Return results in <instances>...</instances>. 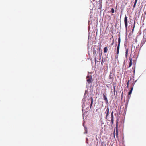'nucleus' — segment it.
Returning a JSON list of instances; mask_svg holds the SVG:
<instances>
[{
	"label": "nucleus",
	"mask_w": 146,
	"mask_h": 146,
	"mask_svg": "<svg viewBox=\"0 0 146 146\" xmlns=\"http://www.w3.org/2000/svg\"><path fill=\"white\" fill-rule=\"evenodd\" d=\"M120 38L119 37L118 38V45L117 48V52L116 53L117 54V56H118V54L119 53V50L120 48Z\"/></svg>",
	"instance_id": "nucleus-1"
},
{
	"label": "nucleus",
	"mask_w": 146,
	"mask_h": 146,
	"mask_svg": "<svg viewBox=\"0 0 146 146\" xmlns=\"http://www.w3.org/2000/svg\"><path fill=\"white\" fill-rule=\"evenodd\" d=\"M86 78H88L87 80V81L88 83L90 84L92 83V77L91 75L90 76H88Z\"/></svg>",
	"instance_id": "nucleus-2"
},
{
	"label": "nucleus",
	"mask_w": 146,
	"mask_h": 146,
	"mask_svg": "<svg viewBox=\"0 0 146 146\" xmlns=\"http://www.w3.org/2000/svg\"><path fill=\"white\" fill-rule=\"evenodd\" d=\"M114 74L113 71H111L110 73V74L109 76V78L110 79L113 81L114 79Z\"/></svg>",
	"instance_id": "nucleus-3"
},
{
	"label": "nucleus",
	"mask_w": 146,
	"mask_h": 146,
	"mask_svg": "<svg viewBox=\"0 0 146 146\" xmlns=\"http://www.w3.org/2000/svg\"><path fill=\"white\" fill-rule=\"evenodd\" d=\"M127 17L125 15L124 18V23L125 26V27L126 29H127V26H128V19H127Z\"/></svg>",
	"instance_id": "nucleus-4"
},
{
	"label": "nucleus",
	"mask_w": 146,
	"mask_h": 146,
	"mask_svg": "<svg viewBox=\"0 0 146 146\" xmlns=\"http://www.w3.org/2000/svg\"><path fill=\"white\" fill-rule=\"evenodd\" d=\"M106 93H103V96L104 99L105 100L106 103L107 104L108 103V101L106 96Z\"/></svg>",
	"instance_id": "nucleus-5"
},
{
	"label": "nucleus",
	"mask_w": 146,
	"mask_h": 146,
	"mask_svg": "<svg viewBox=\"0 0 146 146\" xmlns=\"http://www.w3.org/2000/svg\"><path fill=\"white\" fill-rule=\"evenodd\" d=\"M109 110L108 107L106 110L105 113H106V119H107L109 115Z\"/></svg>",
	"instance_id": "nucleus-6"
},
{
	"label": "nucleus",
	"mask_w": 146,
	"mask_h": 146,
	"mask_svg": "<svg viewBox=\"0 0 146 146\" xmlns=\"http://www.w3.org/2000/svg\"><path fill=\"white\" fill-rule=\"evenodd\" d=\"M111 121L112 124H113V123L114 122L113 113V111L111 112Z\"/></svg>",
	"instance_id": "nucleus-7"
},
{
	"label": "nucleus",
	"mask_w": 146,
	"mask_h": 146,
	"mask_svg": "<svg viewBox=\"0 0 146 146\" xmlns=\"http://www.w3.org/2000/svg\"><path fill=\"white\" fill-rule=\"evenodd\" d=\"M118 122H117L116 123V137L117 138H118Z\"/></svg>",
	"instance_id": "nucleus-8"
},
{
	"label": "nucleus",
	"mask_w": 146,
	"mask_h": 146,
	"mask_svg": "<svg viewBox=\"0 0 146 146\" xmlns=\"http://www.w3.org/2000/svg\"><path fill=\"white\" fill-rule=\"evenodd\" d=\"M129 68L130 67L131 65H132V59L131 58H130L129 59Z\"/></svg>",
	"instance_id": "nucleus-9"
},
{
	"label": "nucleus",
	"mask_w": 146,
	"mask_h": 146,
	"mask_svg": "<svg viewBox=\"0 0 146 146\" xmlns=\"http://www.w3.org/2000/svg\"><path fill=\"white\" fill-rule=\"evenodd\" d=\"M91 102L90 104V108H91L92 107V105L93 104V98L91 97Z\"/></svg>",
	"instance_id": "nucleus-10"
},
{
	"label": "nucleus",
	"mask_w": 146,
	"mask_h": 146,
	"mask_svg": "<svg viewBox=\"0 0 146 146\" xmlns=\"http://www.w3.org/2000/svg\"><path fill=\"white\" fill-rule=\"evenodd\" d=\"M108 50V49L107 48V47H105L104 48V53H107V52Z\"/></svg>",
	"instance_id": "nucleus-11"
},
{
	"label": "nucleus",
	"mask_w": 146,
	"mask_h": 146,
	"mask_svg": "<svg viewBox=\"0 0 146 146\" xmlns=\"http://www.w3.org/2000/svg\"><path fill=\"white\" fill-rule=\"evenodd\" d=\"M133 89V87H132L131 88V90H130L129 92H128V94L129 95H130L131 94Z\"/></svg>",
	"instance_id": "nucleus-12"
},
{
	"label": "nucleus",
	"mask_w": 146,
	"mask_h": 146,
	"mask_svg": "<svg viewBox=\"0 0 146 146\" xmlns=\"http://www.w3.org/2000/svg\"><path fill=\"white\" fill-rule=\"evenodd\" d=\"M130 96H129H129H127V99H126V100H127V102H128L129 99H130Z\"/></svg>",
	"instance_id": "nucleus-13"
},
{
	"label": "nucleus",
	"mask_w": 146,
	"mask_h": 146,
	"mask_svg": "<svg viewBox=\"0 0 146 146\" xmlns=\"http://www.w3.org/2000/svg\"><path fill=\"white\" fill-rule=\"evenodd\" d=\"M128 52V49H127L126 50V52H125V56H126V57H127V56Z\"/></svg>",
	"instance_id": "nucleus-14"
},
{
	"label": "nucleus",
	"mask_w": 146,
	"mask_h": 146,
	"mask_svg": "<svg viewBox=\"0 0 146 146\" xmlns=\"http://www.w3.org/2000/svg\"><path fill=\"white\" fill-rule=\"evenodd\" d=\"M93 54L94 55H95V54H96V50H95L94 49L93 50Z\"/></svg>",
	"instance_id": "nucleus-15"
},
{
	"label": "nucleus",
	"mask_w": 146,
	"mask_h": 146,
	"mask_svg": "<svg viewBox=\"0 0 146 146\" xmlns=\"http://www.w3.org/2000/svg\"><path fill=\"white\" fill-rule=\"evenodd\" d=\"M111 12L113 13L114 12V9L113 8H112L111 9Z\"/></svg>",
	"instance_id": "nucleus-16"
},
{
	"label": "nucleus",
	"mask_w": 146,
	"mask_h": 146,
	"mask_svg": "<svg viewBox=\"0 0 146 146\" xmlns=\"http://www.w3.org/2000/svg\"><path fill=\"white\" fill-rule=\"evenodd\" d=\"M129 80L127 83V87H129Z\"/></svg>",
	"instance_id": "nucleus-17"
},
{
	"label": "nucleus",
	"mask_w": 146,
	"mask_h": 146,
	"mask_svg": "<svg viewBox=\"0 0 146 146\" xmlns=\"http://www.w3.org/2000/svg\"><path fill=\"white\" fill-rule=\"evenodd\" d=\"M114 43V39H113V41H112V43H111V45H113V44Z\"/></svg>",
	"instance_id": "nucleus-18"
},
{
	"label": "nucleus",
	"mask_w": 146,
	"mask_h": 146,
	"mask_svg": "<svg viewBox=\"0 0 146 146\" xmlns=\"http://www.w3.org/2000/svg\"><path fill=\"white\" fill-rule=\"evenodd\" d=\"M134 27H135V25H134L133 27V29L132 31V33H133V31H134Z\"/></svg>",
	"instance_id": "nucleus-19"
},
{
	"label": "nucleus",
	"mask_w": 146,
	"mask_h": 146,
	"mask_svg": "<svg viewBox=\"0 0 146 146\" xmlns=\"http://www.w3.org/2000/svg\"><path fill=\"white\" fill-rule=\"evenodd\" d=\"M137 0H135L134 3H137Z\"/></svg>",
	"instance_id": "nucleus-20"
},
{
	"label": "nucleus",
	"mask_w": 146,
	"mask_h": 146,
	"mask_svg": "<svg viewBox=\"0 0 146 146\" xmlns=\"http://www.w3.org/2000/svg\"><path fill=\"white\" fill-rule=\"evenodd\" d=\"M136 3H134V5H133V7H135L136 5Z\"/></svg>",
	"instance_id": "nucleus-21"
},
{
	"label": "nucleus",
	"mask_w": 146,
	"mask_h": 146,
	"mask_svg": "<svg viewBox=\"0 0 146 146\" xmlns=\"http://www.w3.org/2000/svg\"><path fill=\"white\" fill-rule=\"evenodd\" d=\"M115 130H114V136H115Z\"/></svg>",
	"instance_id": "nucleus-22"
},
{
	"label": "nucleus",
	"mask_w": 146,
	"mask_h": 146,
	"mask_svg": "<svg viewBox=\"0 0 146 146\" xmlns=\"http://www.w3.org/2000/svg\"><path fill=\"white\" fill-rule=\"evenodd\" d=\"M95 62L96 63V57H95Z\"/></svg>",
	"instance_id": "nucleus-23"
},
{
	"label": "nucleus",
	"mask_w": 146,
	"mask_h": 146,
	"mask_svg": "<svg viewBox=\"0 0 146 146\" xmlns=\"http://www.w3.org/2000/svg\"><path fill=\"white\" fill-rule=\"evenodd\" d=\"M103 60V59H102V62H101V64H102Z\"/></svg>",
	"instance_id": "nucleus-24"
},
{
	"label": "nucleus",
	"mask_w": 146,
	"mask_h": 146,
	"mask_svg": "<svg viewBox=\"0 0 146 146\" xmlns=\"http://www.w3.org/2000/svg\"><path fill=\"white\" fill-rule=\"evenodd\" d=\"M108 121H111V120H110V119H109L108 120Z\"/></svg>",
	"instance_id": "nucleus-25"
},
{
	"label": "nucleus",
	"mask_w": 146,
	"mask_h": 146,
	"mask_svg": "<svg viewBox=\"0 0 146 146\" xmlns=\"http://www.w3.org/2000/svg\"><path fill=\"white\" fill-rule=\"evenodd\" d=\"M112 38L113 39H114L113 36H112Z\"/></svg>",
	"instance_id": "nucleus-26"
},
{
	"label": "nucleus",
	"mask_w": 146,
	"mask_h": 146,
	"mask_svg": "<svg viewBox=\"0 0 146 146\" xmlns=\"http://www.w3.org/2000/svg\"><path fill=\"white\" fill-rule=\"evenodd\" d=\"M110 39L111 40V38H110Z\"/></svg>",
	"instance_id": "nucleus-27"
}]
</instances>
